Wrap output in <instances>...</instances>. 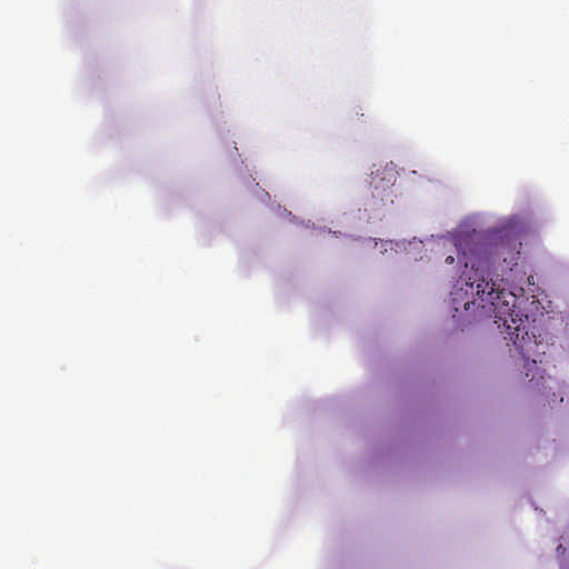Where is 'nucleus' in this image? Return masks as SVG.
Returning a JSON list of instances; mask_svg holds the SVG:
<instances>
[{
	"label": "nucleus",
	"instance_id": "obj_1",
	"mask_svg": "<svg viewBox=\"0 0 569 569\" xmlns=\"http://www.w3.org/2000/svg\"><path fill=\"white\" fill-rule=\"evenodd\" d=\"M468 238L455 236L457 258L448 254L445 259L447 264H453L457 260L458 266L463 267L450 293L452 309L455 312L468 311L471 306L481 309L482 315L493 318L498 328H505V339L511 341L522 359L528 361L537 352L539 342L535 326L520 309L522 300L492 279L485 278L482 259L475 257L471 249L466 250Z\"/></svg>",
	"mask_w": 569,
	"mask_h": 569
},
{
	"label": "nucleus",
	"instance_id": "obj_2",
	"mask_svg": "<svg viewBox=\"0 0 569 569\" xmlns=\"http://www.w3.org/2000/svg\"><path fill=\"white\" fill-rule=\"evenodd\" d=\"M398 178V171L396 170V166L390 162L386 166L377 169L371 173L370 183L373 186V197L379 198L382 202H393V190Z\"/></svg>",
	"mask_w": 569,
	"mask_h": 569
},
{
	"label": "nucleus",
	"instance_id": "obj_3",
	"mask_svg": "<svg viewBox=\"0 0 569 569\" xmlns=\"http://www.w3.org/2000/svg\"><path fill=\"white\" fill-rule=\"evenodd\" d=\"M510 261L509 264H516L519 258L520 251H510Z\"/></svg>",
	"mask_w": 569,
	"mask_h": 569
},
{
	"label": "nucleus",
	"instance_id": "obj_4",
	"mask_svg": "<svg viewBox=\"0 0 569 569\" xmlns=\"http://www.w3.org/2000/svg\"><path fill=\"white\" fill-rule=\"evenodd\" d=\"M557 552L563 555L565 553V548L561 545H559L557 547Z\"/></svg>",
	"mask_w": 569,
	"mask_h": 569
},
{
	"label": "nucleus",
	"instance_id": "obj_5",
	"mask_svg": "<svg viewBox=\"0 0 569 569\" xmlns=\"http://www.w3.org/2000/svg\"><path fill=\"white\" fill-rule=\"evenodd\" d=\"M497 254H498L499 257H500V256H503V254H505L503 249H502V250L497 251Z\"/></svg>",
	"mask_w": 569,
	"mask_h": 569
}]
</instances>
